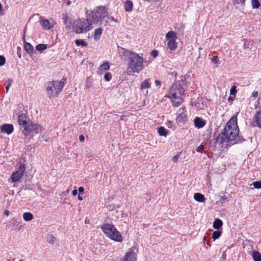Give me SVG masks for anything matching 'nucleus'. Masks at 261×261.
Segmentation results:
<instances>
[{
    "label": "nucleus",
    "mask_w": 261,
    "mask_h": 261,
    "mask_svg": "<svg viewBox=\"0 0 261 261\" xmlns=\"http://www.w3.org/2000/svg\"><path fill=\"white\" fill-rule=\"evenodd\" d=\"M239 130L237 124V116H233L227 123L221 134L217 139V142L221 143L233 141V144L241 143L244 141L239 135Z\"/></svg>",
    "instance_id": "nucleus-1"
},
{
    "label": "nucleus",
    "mask_w": 261,
    "mask_h": 261,
    "mask_svg": "<svg viewBox=\"0 0 261 261\" xmlns=\"http://www.w3.org/2000/svg\"><path fill=\"white\" fill-rule=\"evenodd\" d=\"M123 55L127 57L128 67L134 73H140L144 68V64L147 63L143 57L140 55L123 48Z\"/></svg>",
    "instance_id": "nucleus-2"
},
{
    "label": "nucleus",
    "mask_w": 261,
    "mask_h": 261,
    "mask_svg": "<svg viewBox=\"0 0 261 261\" xmlns=\"http://www.w3.org/2000/svg\"><path fill=\"white\" fill-rule=\"evenodd\" d=\"M183 85L186 87V82L181 80V83H173L170 88L169 97L171 99L173 105L175 107H178L182 102L185 92Z\"/></svg>",
    "instance_id": "nucleus-3"
},
{
    "label": "nucleus",
    "mask_w": 261,
    "mask_h": 261,
    "mask_svg": "<svg viewBox=\"0 0 261 261\" xmlns=\"http://www.w3.org/2000/svg\"><path fill=\"white\" fill-rule=\"evenodd\" d=\"M65 78L61 81H53L45 84L46 91L48 98L57 97L65 85Z\"/></svg>",
    "instance_id": "nucleus-4"
},
{
    "label": "nucleus",
    "mask_w": 261,
    "mask_h": 261,
    "mask_svg": "<svg viewBox=\"0 0 261 261\" xmlns=\"http://www.w3.org/2000/svg\"><path fill=\"white\" fill-rule=\"evenodd\" d=\"M108 16V12L105 6L97 7L93 11L89 14V18L91 19L92 23L100 24L102 23V20Z\"/></svg>",
    "instance_id": "nucleus-5"
},
{
    "label": "nucleus",
    "mask_w": 261,
    "mask_h": 261,
    "mask_svg": "<svg viewBox=\"0 0 261 261\" xmlns=\"http://www.w3.org/2000/svg\"><path fill=\"white\" fill-rule=\"evenodd\" d=\"M91 19H79L74 21L73 30L77 34L86 33L92 29Z\"/></svg>",
    "instance_id": "nucleus-6"
},
{
    "label": "nucleus",
    "mask_w": 261,
    "mask_h": 261,
    "mask_svg": "<svg viewBox=\"0 0 261 261\" xmlns=\"http://www.w3.org/2000/svg\"><path fill=\"white\" fill-rule=\"evenodd\" d=\"M101 229L109 238L118 242L122 241L123 238L121 234L113 225L106 224L102 226Z\"/></svg>",
    "instance_id": "nucleus-7"
},
{
    "label": "nucleus",
    "mask_w": 261,
    "mask_h": 261,
    "mask_svg": "<svg viewBox=\"0 0 261 261\" xmlns=\"http://www.w3.org/2000/svg\"><path fill=\"white\" fill-rule=\"evenodd\" d=\"M166 38L167 40V49L170 51L175 50L177 47L176 39L177 38L176 33L174 31H169L166 35Z\"/></svg>",
    "instance_id": "nucleus-8"
},
{
    "label": "nucleus",
    "mask_w": 261,
    "mask_h": 261,
    "mask_svg": "<svg viewBox=\"0 0 261 261\" xmlns=\"http://www.w3.org/2000/svg\"><path fill=\"white\" fill-rule=\"evenodd\" d=\"M44 131L45 129L38 124L31 123L28 126V129L23 130V133L25 136H33L38 133L43 134Z\"/></svg>",
    "instance_id": "nucleus-9"
},
{
    "label": "nucleus",
    "mask_w": 261,
    "mask_h": 261,
    "mask_svg": "<svg viewBox=\"0 0 261 261\" xmlns=\"http://www.w3.org/2000/svg\"><path fill=\"white\" fill-rule=\"evenodd\" d=\"M15 113L18 115L17 119L18 124L23 127L24 130L28 129V126L31 124V123L28 122L29 119L27 112H25V113H20L19 112H17V110H16Z\"/></svg>",
    "instance_id": "nucleus-10"
},
{
    "label": "nucleus",
    "mask_w": 261,
    "mask_h": 261,
    "mask_svg": "<svg viewBox=\"0 0 261 261\" xmlns=\"http://www.w3.org/2000/svg\"><path fill=\"white\" fill-rule=\"evenodd\" d=\"M138 249L136 246L132 247L125 253L122 261H137Z\"/></svg>",
    "instance_id": "nucleus-11"
},
{
    "label": "nucleus",
    "mask_w": 261,
    "mask_h": 261,
    "mask_svg": "<svg viewBox=\"0 0 261 261\" xmlns=\"http://www.w3.org/2000/svg\"><path fill=\"white\" fill-rule=\"evenodd\" d=\"M25 170L24 165L21 164L19 167L18 170L12 174L11 176L12 181L13 182L18 181L22 177Z\"/></svg>",
    "instance_id": "nucleus-12"
},
{
    "label": "nucleus",
    "mask_w": 261,
    "mask_h": 261,
    "mask_svg": "<svg viewBox=\"0 0 261 261\" xmlns=\"http://www.w3.org/2000/svg\"><path fill=\"white\" fill-rule=\"evenodd\" d=\"M40 23L44 30H48L54 27L55 22L53 20L49 21L48 19H42L40 20Z\"/></svg>",
    "instance_id": "nucleus-13"
},
{
    "label": "nucleus",
    "mask_w": 261,
    "mask_h": 261,
    "mask_svg": "<svg viewBox=\"0 0 261 261\" xmlns=\"http://www.w3.org/2000/svg\"><path fill=\"white\" fill-rule=\"evenodd\" d=\"M1 131L7 135L12 134L14 130L13 125L11 124H5L1 126Z\"/></svg>",
    "instance_id": "nucleus-14"
},
{
    "label": "nucleus",
    "mask_w": 261,
    "mask_h": 261,
    "mask_svg": "<svg viewBox=\"0 0 261 261\" xmlns=\"http://www.w3.org/2000/svg\"><path fill=\"white\" fill-rule=\"evenodd\" d=\"M177 120L178 122H184L187 120V115L185 114V108H180L177 113Z\"/></svg>",
    "instance_id": "nucleus-15"
},
{
    "label": "nucleus",
    "mask_w": 261,
    "mask_h": 261,
    "mask_svg": "<svg viewBox=\"0 0 261 261\" xmlns=\"http://www.w3.org/2000/svg\"><path fill=\"white\" fill-rule=\"evenodd\" d=\"M110 65L108 62H106L101 64L98 68L97 73L99 75L103 74V72L110 69Z\"/></svg>",
    "instance_id": "nucleus-16"
},
{
    "label": "nucleus",
    "mask_w": 261,
    "mask_h": 261,
    "mask_svg": "<svg viewBox=\"0 0 261 261\" xmlns=\"http://www.w3.org/2000/svg\"><path fill=\"white\" fill-rule=\"evenodd\" d=\"M24 41V48L25 51L29 55H31L34 53V48L32 44L30 43L27 42L25 41L24 36H23Z\"/></svg>",
    "instance_id": "nucleus-17"
},
{
    "label": "nucleus",
    "mask_w": 261,
    "mask_h": 261,
    "mask_svg": "<svg viewBox=\"0 0 261 261\" xmlns=\"http://www.w3.org/2000/svg\"><path fill=\"white\" fill-rule=\"evenodd\" d=\"M47 242L53 245L54 247H57L59 246V243L58 240L53 235H49L47 239Z\"/></svg>",
    "instance_id": "nucleus-18"
},
{
    "label": "nucleus",
    "mask_w": 261,
    "mask_h": 261,
    "mask_svg": "<svg viewBox=\"0 0 261 261\" xmlns=\"http://www.w3.org/2000/svg\"><path fill=\"white\" fill-rule=\"evenodd\" d=\"M124 8L126 12H130L133 10V3L130 0L126 1L124 3Z\"/></svg>",
    "instance_id": "nucleus-19"
},
{
    "label": "nucleus",
    "mask_w": 261,
    "mask_h": 261,
    "mask_svg": "<svg viewBox=\"0 0 261 261\" xmlns=\"http://www.w3.org/2000/svg\"><path fill=\"white\" fill-rule=\"evenodd\" d=\"M194 124L196 127L200 128L203 127L205 123L199 117H196L194 120Z\"/></svg>",
    "instance_id": "nucleus-20"
},
{
    "label": "nucleus",
    "mask_w": 261,
    "mask_h": 261,
    "mask_svg": "<svg viewBox=\"0 0 261 261\" xmlns=\"http://www.w3.org/2000/svg\"><path fill=\"white\" fill-rule=\"evenodd\" d=\"M194 199L199 202H203L205 201V197L203 195L199 193H196L194 195Z\"/></svg>",
    "instance_id": "nucleus-21"
},
{
    "label": "nucleus",
    "mask_w": 261,
    "mask_h": 261,
    "mask_svg": "<svg viewBox=\"0 0 261 261\" xmlns=\"http://www.w3.org/2000/svg\"><path fill=\"white\" fill-rule=\"evenodd\" d=\"M102 33V29L101 28H98L94 30V34L93 37L95 40H98L100 39V36Z\"/></svg>",
    "instance_id": "nucleus-22"
},
{
    "label": "nucleus",
    "mask_w": 261,
    "mask_h": 261,
    "mask_svg": "<svg viewBox=\"0 0 261 261\" xmlns=\"http://www.w3.org/2000/svg\"><path fill=\"white\" fill-rule=\"evenodd\" d=\"M151 83L150 79H147L144 80L141 84L140 89L141 90L146 89L150 88Z\"/></svg>",
    "instance_id": "nucleus-23"
},
{
    "label": "nucleus",
    "mask_w": 261,
    "mask_h": 261,
    "mask_svg": "<svg viewBox=\"0 0 261 261\" xmlns=\"http://www.w3.org/2000/svg\"><path fill=\"white\" fill-rule=\"evenodd\" d=\"M223 222L220 219H216L213 223V227L216 229H219L222 226Z\"/></svg>",
    "instance_id": "nucleus-24"
},
{
    "label": "nucleus",
    "mask_w": 261,
    "mask_h": 261,
    "mask_svg": "<svg viewBox=\"0 0 261 261\" xmlns=\"http://www.w3.org/2000/svg\"><path fill=\"white\" fill-rule=\"evenodd\" d=\"M20 222L17 218H13L12 220V224L13 227H15L16 229L20 230L22 228V225H20Z\"/></svg>",
    "instance_id": "nucleus-25"
},
{
    "label": "nucleus",
    "mask_w": 261,
    "mask_h": 261,
    "mask_svg": "<svg viewBox=\"0 0 261 261\" xmlns=\"http://www.w3.org/2000/svg\"><path fill=\"white\" fill-rule=\"evenodd\" d=\"M23 219L25 221H30L34 218L33 215L30 212H25L22 215Z\"/></svg>",
    "instance_id": "nucleus-26"
},
{
    "label": "nucleus",
    "mask_w": 261,
    "mask_h": 261,
    "mask_svg": "<svg viewBox=\"0 0 261 261\" xmlns=\"http://www.w3.org/2000/svg\"><path fill=\"white\" fill-rule=\"evenodd\" d=\"M255 119L257 126L261 128V110L257 112Z\"/></svg>",
    "instance_id": "nucleus-27"
},
{
    "label": "nucleus",
    "mask_w": 261,
    "mask_h": 261,
    "mask_svg": "<svg viewBox=\"0 0 261 261\" xmlns=\"http://www.w3.org/2000/svg\"><path fill=\"white\" fill-rule=\"evenodd\" d=\"M75 43L77 46H87L88 43L84 39H76Z\"/></svg>",
    "instance_id": "nucleus-28"
},
{
    "label": "nucleus",
    "mask_w": 261,
    "mask_h": 261,
    "mask_svg": "<svg viewBox=\"0 0 261 261\" xmlns=\"http://www.w3.org/2000/svg\"><path fill=\"white\" fill-rule=\"evenodd\" d=\"M158 132L161 136L166 137L167 135L166 129L162 126H160L159 128H158Z\"/></svg>",
    "instance_id": "nucleus-29"
},
{
    "label": "nucleus",
    "mask_w": 261,
    "mask_h": 261,
    "mask_svg": "<svg viewBox=\"0 0 261 261\" xmlns=\"http://www.w3.org/2000/svg\"><path fill=\"white\" fill-rule=\"evenodd\" d=\"M185 26L182 23H178L175 24L174 28L179 32L184 31Z\"/></svg>",
    "instance_id": "nucleus-30"
},
{
    "label": "nucleus",
    "mask_w": 261,
    "mask_h": 261,
    "mask_svg": "<svg viewBox=\"0 0 261 261\" xmlns=\"http://www.w3.org/2000/svg\"><path fill=\"white\" fill-rule=\"evenodd\" d=\"M221 234L222 231L219 230V229L218 230L214 231L212 234V238L214 240H215L218 239L221 236Z\"/></svg>",
    "instance_id": "nucleus-31"
},
{
    "label": "nucleus",
    "mask_w": 261,
    "mask_h": 261,
    "mask_svg": "<svg viewBox=\"0 0 261 261\" xmlns=\"http://www.w3.org/2000/svg\"><path fill=\"white\" fill-rule=\"evenodd\" d=\"M253 258L254 261H261V254L257 251L253 252Z\"/></svg>",
    "instance_id": "nucleus-32"
},
{
    "label": "nucleus",
    "mask_w": 261,
    "mask_h": 261,
    "mask_svg": "<svg viewBox=\"0 0 261 261\" xmlns=\"http://www.w3.org/2000/svg\"><path fill=\"white\" fill-rule=\"evenodd\" d=\"M251 4H252V8H253V9H257L260 6V3L258 1V0H252Z\"/></svg>",
    "instance_id": "nucleus-33"
},
{
    "label": "nucleus",
    "mask_w": 261,
    "mask_h": 261,
    "mask_svg": "<svg viewBox=\"0 0 261 261\" xmlns=\"http://www.w3.org/2000/svg\"><path fill=\"white\" fill-rule=\"evenodd\" d=\"M47 48V45L44 44H39L36 46V49L38 51H43Z\"/></svg>",
    "instance_id": "nucleus-34"
},
{
    "label": "nucleus",
    "mask_w": 261,
    "mask_h": 261,
    "mask_svg": "<svg viewBox=\"0 0 261 261\" xmlns=\"http://www.w3.org/2000/svg\"><path fill=\"white\" fill-rule=\"evenodd\" d=\"M112 74L110 72H107L104 76V79L107 82H109L112 79Z\"/></svg>",
    "instance_id": "nucleus-35"
},
{
    "label": "nucleus",
    "mask_w": 261,
    "mask_h": 261,
    "mask_svg": "<svg viewBox=\"0 0 261 261\" xmlns=\"http://www.w3.org/2000/svg\"><path fill=\"white\" fill-rule=\"evenodd\" d=\"M13 82V81L12 79H9L8 80V81H7L8 84H7V86H6V91L7 93L8 92L9 88L12 84Z\"/></svg>",
    "instance_id": "nucleus-36"
},
{
    "label": "nucleus",
    "mask_w": 261,
    "mask_h": 261,
    "mask_svg": "<svg viewBox=\"0 0 261 261\" xmlns=\"http://www.w3.org/2000/svg\"><path fill=\"white\" fill-rule=\"evenodd\" d=\"M252 185H253L254 187L256 189L261 188V181L253 182Z\"/></svg>",
    "instance_id": "nucleus-37"
},
{
    "label": "nucleus",
    "mask_w": 261,
    "mask_h": 261,
    "mask_svg": "<svg viewBox=\"0 0 261 261\" xmlns=\"http://www.w3.org/2000/svg\"><path fill=\"white\" fill-rule=\"evenodd\" d=\"M245 0H233L234 5H240L241 6L245 5Z\"/></svg>",
    "instance_id": "nucleus-38"
},
{
    "label": "nucleus",
    "mask_w": 261,
    "mask_h": 261,
    "mask_svg": "<svg viewBox=\"0 0 261 261\" xmlns=\"http://www.w3.org/2000/svg\"><path fill=\"white\" fill-rule=\"evenodd\" d=\"M230 94L232 95L235 96L237 94V91L236 89V87L235 86H233L231 87L230 90Z\"/></svg>",
    "instance_id": "nucleus-39"
},
{
    "label": "nucleus",
    "mask_w": 261,
    "mask_h": 261,
    "mask_svg": "<svg viewBox=\"0 0 261 261\" xmlns=\"http://www.w3.org/2000/svg\"><path fill=\"white\" fill-rule=\"evenodd\" d=\"M106 18H107V19L106 20V23L105 24V25H107V23L108 22V20H110L111 21H115V22H117V20L114 18L113 17H110L108 15V16H107Z\"/></svg>",
    "instance_id": "nucleus-40"
},
{
    "label": "nucleus",
    "mask_w": 261,
    "mask_h": 261,
    "mask_svg": "<svg viewBox=\"0 0 261 261\" xmlns=\"http://www.w3.org/2000/svg\"><path fill=\"white\" fill-rule=\"evenodd\" d=\"M150 55L155 58L158 56V51L157 50H153L151 51Z\"/></svg>",
    "instance_id": "nucleus-41"
},
{
    "label": "nucleus",
    "mask_w": 261,
    "mask_h": 261,
    "mask_svg": "<svg viewBox=\"0 0 261 261\" xmlns=\"http://www.w3.org/2000/svg\"><path fill=\"white\" fill-rule=\"evenodd\" d=\"M5 58L3 56H0V66H3L5 63Z\"/></svg>",
    "instance_id": "nucleus-42"
},
{
    "label": "nucleus",
    "mask_w": 261,
    "mask_h": 261,
    "mask_svg": "<svg viewBox=\"0 0 261 261\" xmlns=\"http://www.w3.org/2000/svg\"><path fill=\"white\" fill-rule=\"evenodd\" d=\"M212 61L213 63H215V64H217L218 63V61H219V58L218 57V56H214L212 59Z\"/></svg>",
    "instance_id": "nucleus-43"
},
{
    "label": "nucleus",
    "mask_w": 261,
    "mask_h": 261,
    "mask_svg": "<svg viewBox=\"0 0 261 261\" xmlns=\"http://www.w3.org/2000/svg\"><path fill=\"white\" fill-rule=\"evenodd\" d=\"M204 148V146L203 145H200L197 147L196 151L198 152H201L203 150Z\"/></svg>",
    "instance_id": "nucleus-44"
},
{
    "label": "nucleus",
    "mask_w": 261,
    "mask_h": 261,
    "mask_svg": "<svg viewBox=\"0 0 261 261\" xmlns=\"http://www.w3.org/2000/svg\"><path fill=\"white\" fill-rule=\"evenodd\" d=\"M21 48L20 47H17V54L18 57L20 58H21Z\"/></svg>",
    "instance_id": "nucleus-45"
},
{
    "label": "nucleus",
    "mask_w": 261,
    "mask_h": 261,
    "mask_svg": "<svg viewBox=\"0 0 261 261\" xmlns=\"http://www.w3.org/2000/svg\"><path fill=\"white\" fill-rule=\"evenodd\" d=\"M179 155H174L173 158H172V161L173 162L175 163L177 162V161L178 160V158H179Z\"/></svg>",
    "instance_id": "nucleus-46"
},
{
    "label": "nucleus",
    "mask_w": 261,
    "mask_h": 261,
    "mask_svg": "<svg viewBox=\"0 0 261 261\" xmlns=\"http://www.w3.org/2000/svg\"><path fill=\"white\" fill-rule=\"evenodd\" d=\"M79 140L81 142H84V140H85V137L84 136V135H81L79 136Z\"/></svg>",
    "instance_id": "nucleus-47"
},
{
    "label": "nucleus",
    "mask_w": 261,
    "mask_h": 261,
    "mask_svg": "<svg viewBox=\"0 0 261 261\" xmlns=\"http://www.w3.org/2000/svg\"><path fill=\"white\" fill-rule=\"evenodd\" d=\"M78 191L80 193H82L84 191V188L83 187H80L79 188Z\"/></svg>",
    "instance_id": "nucleus-48"
},
{
    "label": "nucleus",
    "mask_w": 261,
    "mask_h": 261,
    "mask_svg": "<svg viewBox=\"0 0 261 261\" xmlns=\"http://www.w3.org/2000/svg\"><path fill=\"white\" fill-rule=\"evenodd\" d=\"M258 96V92L257 91H254L252 93V96L254 97L255 98L257 97Z\"/></svg>",
    "instance_id": "nucleus-49"
},
{
    "label": "nucleus",
    "mask_w": 261,
    "mask_h": 261,
    "mask_svg": "<svg viewBox=\"0 0 261 261\" xmlns=\"http://www.w3.org/2000/svg\"><path fill=\"white\" fill-rule=\"evenodd\" d=\"M155 84L156 86H159L161 85V82L159 80H155Z\"/></svg>",
    "instance_id": "nucleus-50"
},
{
    "label": "nucleus",
    "mask_w": 261,
    "mask_h": 261,
    "mask_svg": "<svg viewBox=\"0 0 261 261\" xmlns=\"http://www.w3.org/2000/svg\"><path fill=\"white\" fill-rule=\"evenodd\" d=\"M72 195L74 196H75L77 194V190L76 189H74L72 192Z\"/></svg>",
    "instance_id": "nucleus-51"
},
{
    "label": "nucleus",
    "mask_w": 261,
    "mask_h": 261,
    "mask_svg": "<svg viewBox=\"0 0 261 261\" xmlns=\"http://www.w3.org/2000/svg\"><path fill=\"white\" fill-rule=\"evenodd\" d=\"M10 212L8 210H6L4 212V215L6 216H8L9 215Z\"/></svg>",
    "instance_id": "nucleus-52"
},
{
    "label": "nucleus",
    "mask_w": 261,
    "mask_h": 261,
    "mask_svg": "<svg viewBox=\"0 0 261 261\" xmlns=\"http://www.w3.org/2000/svg\"><path fill=\"white\" fill-rule=\"evenodd\" d=\"M71 4V2L69 0H68L67 2V6H70Z\"/></svg>",
    "instance_id": "nucleus-53"
},
{
    "label": "nucleus",
    "mask_w": 261,
    "mask_h": 261,
    "mask_svg": "<svg viewBox=\"0 0 261 261\" xmlns=\"http://www.w3.org/2000/svg\"><path fill=\"white\" fill-rule=\"evenodd\" d=\"M77 199L80 201L83 200V198L80 195L78 196Z\"/></svg>",
    "instance_id": "nucleus-54"
},
{
    "label": "nucleus",
    "mask_w": 261,
    "mask_h": 261,
    "mask_svg": "<svg viewBox=\"0 0 261 261\" xmlns=\"http://www.w3.org/2000/svg\"><path fill=\"white\" fill-rule=\"evenodd\" d=\"M233 98L232 97L229 96V98H228V101L230 102V101H232V100H233Z\"/></svg>",
    "instance_id": "nucleus-55"
},
{
    "label": "nucleus",
    "mask_w": 261,
    "mask_h": 261,
    "mask_svg": "<svg viewBox=\"0 0 261 261\" xmlns=\"http://www.w3.org/2000/svg\"><path fill=\"white\" fill-rule=\"evenodd\" d=\"M143 1H146V2H151L155 1L156 0H143Z\"/></svg>",
    "instance_id": "nucleus-56"
},
{
    "label": "nucleus",
    "mask_w": 261,
    "mask_h": 261,
    "mask_svg": "<svg viewBox=\"0 0 261 261\" xmlns=\"http://www.w3.org/2000/svg\"><path fill=\"white\" fill-rule=\"evenodd\" d=\"M168 123L170 124V126H172V124H173V122H172V121H169L168 122Z\"/></svg>",
    "instance_id": "nucleus-57"
},
{
    "label": "nucleus",
    "mask_w": 261,
    "mask_h": 261,
    "mask_svg": "<svg viewBox=\"0 0 261 261\" xmlns=\"http://www.w3.org/2000/svg\"><path fill=\"white\" fill-rule=\"evenodd\" d=\"M2 5L0 3V11L2 10Z\"/></svg>",
    "instance_id": "nucleus-58"
},
{
    "label": "nucleus",
    "mask_w": 261,
    "mask_h": 261,
    "mask_svg": "<svg viewBox=\"0 0 261 261\" xmlns=\"http://www.w3.org/2000/svg\"><path fill=\"white\" fill-rule=\"evenodd\" d=\"M22 107H23V106H19V108L20 109H21Z\"/></svg>",
    "instance_id": "nucleus-59"
},
{
    "label": "nucleus",
    "mask_w": 261,
    "mask_h": 261,
    "mask_svg": "<svg viewBox=\"0 0 261 261\" xmlns=\"http://www.w3.org/2000/svg\"><path fill=\"white\" fill-rule=\"evenodd\" d=\"M206 239V237H204V240H205Z\"/></svg>",
    "instance_id": "nucleus-60"
}]
</instances>
